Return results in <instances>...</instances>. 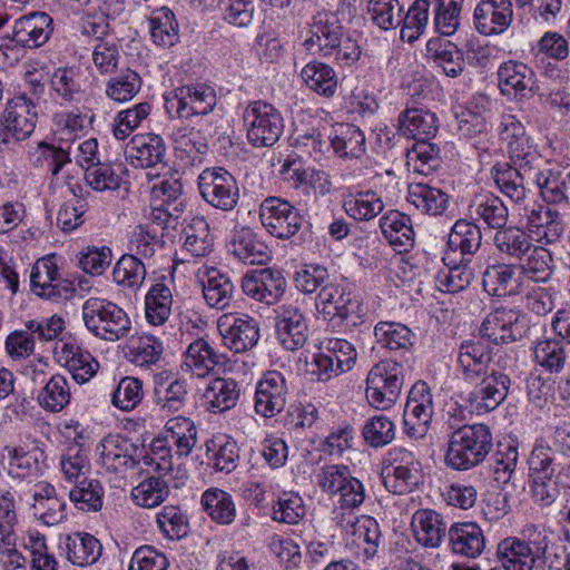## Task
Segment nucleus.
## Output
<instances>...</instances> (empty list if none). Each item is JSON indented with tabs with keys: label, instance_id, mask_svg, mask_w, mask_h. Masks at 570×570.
Returning <instances> with one entry per match:
<instances>
[{
	"label": "nucleus",
	"instance_id": "f257e3e1",
	"mask_svg": "<svg viewBox=\"0 0 570 570\" xmlns=\"http://www.w3.org/2000/svg\"><path fill=\"white\" fill-rule=\"evenodd\" d=\"M521 534L522 538L508 537L498 543V568L491 570H533L546 559L552 531L530 523L523 527Z\"/></svg>",
	"mask_w": 570,
	"mask_h": 570
},
{
	"label": "nucleus",
	"instance_id": "f03ea898",
	"mask_svg": "<svg viewBox=\"0 0 570 570\" xmlns=\"http://www.w3.org/2000/svg\"><path fill=\"white\" fill-rule=\"evenodd\" d=\"M492 446V433L488 425L464 424L449 434L444 464L453 471H469L485 460Z\"/></svg>",
	"mask_w": 570,
	"mask_h": 570
},
{
	"label": "nucleus",
	"instance_id": "7ed1b4c3",
	"mask_svg": "<svg viewBox=\"0 0 570 570\" xmlns=\"http://www.w3.org/2000/svg\"><path fill=\"white\" fill-rule=\"evenodd\" d=\"M82 318L87 330L96 337L117 342L126 338L131 331L127 313L115 303L91 297L82 305Z\"/></svg>",
	"mask_w": 570,
	"mask_h": 570
},
{
	"label": "nucleus",
	"instance_id": "20e7f679",
	"mask_svg": "<svg viewBox=\"0 0 570 570\" xmlns=\"http://www.w3.org/2000/svg\"><path fill=\"white\" fill-rule=\"evenodd\" d=\"M243 121L247 140L255 148L273 147L285 128L282 112L263 100L252 101L246 106Z\"/></svg>",
	"mask_w": 570,
	"mask_h": 570
},
{
	"label": "nucleus",
	"instance_id": "39448f33",
	"mask_svg": "<svg viewBox=\"0 0 570 570\" xmlns=\"http://www.w3.org/2000/svg\"><path fill=\"white\" fill-rule=\"evenodd\" d=\"M404 384V367L393 360L376 363L366 376V399L377 410L392 407Z\"/></svg>",
	"mask_w": 570,
	"mask_h": 570
},
{
	"label": "nucleus",
	"instance_id": "423d86ee",
	"mask_svg": "<svg viewBox=\"0 0 570 570\" xmlns=\"http://www.w3.org/2000/svg\"><path fill=\"white\" fill-rule=\"evenodd\" d=\"M321 350L309 364L311 374L318 381L326 382L333 376L351 371L356 364L357 351L347 340L325 338Z\"/></svg>",
	"mask_w": 570,
	"mask_h": 570
},
{
	"label": "nucleus",
	"instance_id": "0eeeda50",
	"mask_svg": "<svg viewBox=\"0 0 570 570\" xmlns=\"http://www.w3.org/2000/svg\"><path fill=\"white\" fill-rule=\"evenodd\" d=\"M499 135L502 141L507 144L508 154L515 167H519L531 174V170H538L541 163L537 146L527 135L524 126L513 115H503L499 126Z\"/></svg>",
	"mask_w": 570,
	"mask_h": 570
},
{
	"label": "nucleus",
	"instance_id": "6e6552de",
	"mask_svg": "<svg viewBox=\"0 0 570 570\" xmlns=\"http://www.w3.org/2000/svg\"><path fill=\"white\" fill-rule=\"evenodd\" d=\"M528 328L525 315L515 308L500 306L487 314L479 333L482 338L500 345L522 340Z\"/></svg>",
	"mask_w": 570,
	"mask_h": 570
},
{
	"label": "nucleus",
	"instance_id": "1a4fd4ad",
	"mask_svg": "<svg viewBox=\"0 0 570 570\" xmlns=\"http://www.w3.org/2000/svg\"><path fill=\"white\" fill-rule=\"evenodd\" d=\"M198 188L205 202L220 210L234 209L239 199L235 177L223 167L204 169L198 176Z\"/></svg>",
	"mask_w": 570,
	"mask_h": 570
},
{
	"label": "nucleus",
	"instance_id": "9d476101",
	"mask_svg": "<svg viewBox=\"0 0 570 570\" xmlns=\"http://www.w3.org/2000/svg\"><path fill=\"white\" fill-rule=\"evenodd\" d=\"M262 225L274 237L288 239L297 234L303 224L299 212L287 200L268 197L259 206Z\"/></svg>",
	"mask_w": 570,
	"mask_h": 570
},
{
	"label": "nucleus",
	"instance_id": "9b49d317",
	"mask_svg": "<svg viewBox=\"0 0 570 570\" xmlns=\"http://www.w3.org/2000/svg\"><path fill=\"white\" fill-rule=\"evenodd\" d=\"M216 102L215 90L205 83L178 87L166 98L167 109H175L180 119L208 115Z\"/></svg>",
	"mask_w": 570,
	"mask_h": 570
},
{
	"label": "nucleus",
	"instance_id": "f8f14e48",
	"mask_svg": "<svg viewBox=\"0 0 570 570\" xmlns=\"http://www.w3.org/2000/svg\"><path fill=\"white\" fill-rule=\"evenodd\" d=\"M421 480V464L414 454L405 449L390 452V464L383 470V483L393 494L412 491Z\"/></svg>",
	"mask_w": 570,
	"mask_h": 570
},
{
	"label": "nucleus",
	"instance_id": "ddd939ff",
	"mask_svg": "<svg viewBox=\"0 0 570 570\" xmlns=\"http://www.w3.org/2000/svg\"><path fill=\"white\" fill-rule=\"evenodd\" d=\"M37 110L33 102L24 95L17 96L7 102L1 115L4 134H0L7 145L26 140L35 131Z\"/></svg>",
	"mask_w": 570,
	"mask_h": 570
},
{
	"label": "nucleus",
	"instance_id": "4468645a",
	"mask_svg": "<svg viewBox=\"0 0 570 570\" xmlns=\"http://www.w3.org/2000/svg\"><path fill=\"white\" fill-rule=\"evenodd\" d=\"M434 411L433 396L424 381L414 383L404 409L405 433L415 440L425 436Z\"/></svg>",
	"mask_w": 570,
	"mask_h": 570
},
{
	"label": "nucleus",
	"instance_id": "2eb2a0df",
	"mask_svg": "<svg viewBox=\"0 0 570 570\" xmlns=\"http://www.w3.org/2000/svg\"><path fill=\"white\" fill-rule=\"evenodd\" d=\"M224 346L235 353L253 348L259 340L258 323L247 314L226 313L217 321Z\"/></svg>",
	"mask_w": 570,
	"mask_h": 570
},
{
	"label": "nucleus",
	"instance_id": "dca6fc26",
	"mask_svg": "<svg viewBox=\"0 0 570 570\" xmlns=\"http://www.w3.org/2000/svg\"><path fill=\"white\" fill-rule=\"evenodd\" d=\"M30 289L41 298L58 301L71 295V284L65 279L53 256L36 261L30 272Z\"/></svg>",
	"mask_w": 570,
	"mask_h": 570
},
{
	"label": "nucleus",
	"instance_id": "f3484780",
	"mask_svg": "<svg viewBox=\"0 0 570 570\" xmlns=\"http://www.w3.org/2000/svg\"><path fill=\"white\" fill-rule=\"evenodd\" d=\"M288 393L286 376L278 371H267L256 385L255 412L266 419L276 416L285 409Z\"/></svg>",
	"mask_w": 570,
	"mask_h": 570
},
{
	"label": "nucleus",
	"instance_id": "a211bd4d",
	"mask_svg": "<svg viewBox=\"0 0 570 570\" xmlns=\"http://www.w3.org/2000/svg\"><path fill=\"white\" fill-rule=\"evenodd\" d=\"M53 355L58 364L66 367L77 383L88 382L99 367V363L82 350L71 336H63L55 344Z\"/></svg>",
	"mask_w": 570,
	"mask_h": 570
},
{
	"label": "nucleus",
	"instance_id": "6ab92c4d",
	"mask_svg": "<svg viewBox=\"0 0 570 570\" xmlns=\"http://www.w3.org/2000/svg\"><path fill=\"white\" fill-rule=\"evenodd\" d=\"M468 395V403L478 414L495 410L508 396L510 377L499 371H491L480 377Z\"/></svg>",
	"mask_w": 570,
	"mask_h": 570
},
{
	"label": "nucleus",
	"instance_id": "aec40b11",
	"mask_svg": "<svg viewBox=\"0 0 570 570\" xmlns=\"http://www.w3.org/2000/svg\"><path fill=\"white\" fill-rule=\"evenodd\" d=\"M153 402L165 414L183 410L187 403L188 389L184 379L177 373L161 370L153 377Z\"/></svg>",
	"mask_w": 570,
	"mask_h": 570
},
{
	"label": "nucleus",
	"instance_id": "412c9836",
	"mask_svg": "<svg viewBox=\"0 0 570 570\" xmlns=\"http://www.w3.org/2000/svg\"><path fill=\"white\" fill-rule=\"evenodd\" d=\"M275 313V332L282 346L287 351L302 348L308 338V324L304 313L293 304L281 305Z\"/></svg>",
	"mask_w": 570,
	"mask_h": 570
},
{
	"label": "nucleus",
	"instance_id": "4be33fe9",
	"mask_svg": "<svg viewBox=\"0 0 570 570\" xmlns=\"http://www.w3.org/2000/svg\"><path fill=\"white\" fill-rule=\"evenodd\" d=\"M243 293L267 305L276 304L284 295L286 279L283 274L273 268H262L248 272L242 279Z\"/></svg>",
	"mask_w": 570,
	"mask_h": 570
},
{
	"label": "nucleus",
	"instance_id": "5701e85b",
	"mask_svg": "<svg viewBox=\"0 0 570 570\" xmlns=\"http://www.w3.org/2000/svg\"><path fill=\"white\" fill-rule=\"evenodd\" d=\"M474 27L483 36L505 32L513 21L511 0H481L473 13Z\"/></svg>",
	"mask_w": 570,
	"mask_h": 570
},
{
	"label": "nucleus",
	"instance_id": "b1692460",
	"mask_svg": "<svg viewBox=\"0 0 570 570\" xmlns=\"http://www.w3.org/2000/svg\"><path fill=\"white\" fill-rule=\"evenodd\" d=\"M315 307L325 321L342 323L356 313L358 303L345 286L331 283L321 288Z\"/></svg>",
	"mask_w": 570,
	"mask_h": 570
},
{
	"label": "nucleus",
	"instance_id": "393cba45",
	"mask_svg": "<svg viewBox=\"0 0 570 570\" xmlns=\"http://www.w3.org/2000/svg\"><path fill=\"white\" fill-rule=\"evenodd\" d=\"M167 146L160 135H135L125 148L126 159L135 167L155 168L165 164Z\"/></svg>",
	"mask_w": 570,
	"mask_h": 570
},
{
	"label": "nucleus",
	"instance_id": "a878e982",
	"mask_svg": "<svg viewBox=\"0 0 570 570\" xmlns=\"http://www.w3.org/2000/svg\"><path fill=\"white\" fill-rule=\"evenodd\" d=\"M52 31L51 17L43 11H36L14 21L12 40L24 48H39L49 40Z\"/></svg>",
	"mask_w": 570,
	"mask_h": 570
},
{
	"label": "nucleus",
	"instance_id": "bb28decb",
	"mask_svg": "<svg viewBox=\"0 0 570 570\" xmlns=\"http://www.w3.org/2000/svg\"><path fill=\"white\" fill-rule=\"evenodd\" d=\"M343 32V27L328 12H318L309 23L308 37L303 41V47L313 55L326 57L333 52L334 43Z\"/></svg>",
	"mask_w": 570,
	"mask_h": 570
},
{
	"label": "nucleus",
	"instance_id": "cd10ccee",
	"mask_svg": "<svg viewBox=\"0 0 570 570\" xmlns=\"http://www.w3.org/2000/svg\"><path fill=\"white\" fill-rule=\"evenodd\" d=\"M449 548L452 553L475 559L485 549L487 539L483 529L476 522H456L448 530Z\"/></svg>",
	"mask_w": 570,
	"mask_h": 570
},
{
	"label": "nucleus",
	"instance_id": "c85d7f7f",
	"mask_svg": "<svg viewBox=\"0 0 570 570\" xmlns=\"http://www.w3.org/2000/svg\"><path fill=\"white\" fill-rule=\"evenodd\" d=\"M32 514L46 525L59 524L66 519V502L58 498L56 489L48 482H38L31 489Z\"/></svg>",
	"mask_w": 570,
	"mask_h": 570
},
{
	"label": "nucleus",
	"instance_id": "c756f323",
	"mask_svg": "<svg viewBox=\"0 0 570 570\" xmlns=\"http://www.w3.org/2000/svg\"><path fill=\"white\" fill-rule=\"evenodd\" d=\"M240 396L238 383L230 377L212 379L202 394V405L212 414H222L237 405Z\"/></svg>",
	"mask_w": 570,
	"mask_h": 570
},
{
	"label": "nucleus",
	"instance_id": "7c9ffc66",
	"mask_svg": "<svg viewBox=\"0 0 570 570\" xmlns=\"http://www.w3.org/2000/svg\"><path fill=\"white\" fill-rule=\"evenodd\" d=\"M501 91L504 95L525 97L537 89L534 71L527 65L518 61H507L498 70Z\"/></svg>",
	"mask_w": 570,
	"mask_h": 570
},
{
	"label": "nucleus",
	"instance_id": "2f4dec72",
	"mask_svg": "<svg viewBox=\"0 0 570 570\" xmlns=\"http://www.w3.org/2000/svg\"><path fill=\"white\" fill-rule=\"evenodd\" d=\"M491 361V353L482 342L465 341L460 345L458 364L465 381L472 383L485 375Z\"/></svg>",
	"mask_w": 570,
	"mask_h": 570
},
{
	"label": "nucleus",
	"instance_id": "473e14b6",
	"mask_svg": "<svg viewBox=\"0 0 570 570\" xmlns=\"http://www.w3.org/2000/svg\"><path fill=\"white\" fill-rule=\"evenodd\" d=\"M535 185L548 204H566L570 207V170L558 168L538 170Z\"/></svg>",
	"mask_w": 570,
	"mask_h": 570
},
{
	"label": "nucleus",
	"instance_id": "72a5a7b5",
	"mask_svg": "<svg viewBox=\"0 0 570 570\" xmlns=\"http://www.w3.org/2000/svg\"><path fill=\"white\" fill-rule=\"evenodd\" d=\"M380 228L396 252H409L413 247L415 234L407 215L390 210L380 218Z\"/></svg>",
	"mask_w": 570,
	"mask_h": 570
},
{
	"label": "nucleus",
	"instance_id": "f704fd0d",
	"mask_svg": "<svg viewBox=\"0 0 570 570\" xmlns=\"http://www.w3.org/2000/svg\"><path fill=\"white\" fill-rule=\"evenodd\" d=\"M417 543L426 548L441 546L446 532V524L440 513L431 509L417 510L411 522Z\"/></svg>",
	"mask_w": 570,
	"mask_h": 570
},
{
	"label": "nucleus",
	"instance_id": "c9c22d12",
	"mask_svg": "<svg viewBox=\"0 0 570 570\" xmlns=\"http://www.w3.org/2000/svg\"><path fill=\"white\" fill-rule=\"evenodd\" d=\"M439 129L436 115L424 108H407L399 116V130L413 139H431Z\"/></svg>",
	"mask_w": 570,
	"mask_h": 570
},
{
	"label": "nucleus",
	"instance_id": "e433bc0d",
	"mask_svg": "<svg viewBox=\"0 0 570 570\" xmlns=\"http://www.w3.org/2000/svg\"><path fill=\"white\" fill-rule=\"evenodd\" d=\"M132 445L119 434L104 438L98 446L101 465L109 472H122L134 464Z\"/></svg>",
	"mask_w": 570,
	"mask_h": 570
},
{
	"label": "nucleus",
	"instance_id": "4c0bfd02",
	"mask_svg": "<svg viewBox=\"0 0 570 570\" xmlns=\"http://www.w3.org/2000/svg\"><path fill=\"white\" fill-rule=\"evenodd\" d=\"M470 218L482 220L488 227L499 230L507 225L509 210L504 203L492 194L476 195L469 205Z\"/></svg>",
	"mask_w": 570,
	"mask_h": 570
},
{
	"label": "nucleus",
	"instance_id": "58836bf2",
	"mask_svg": "<svg viewBox=\"0 0 570 570\" xmlns=\"http://www.w3.org/2000/svg\"><path fill=\"white\" fill-rule=\"evenodd\" d=\"M228 250L249 265L264 264L269 258L268 247L249 228H242L234 234Z\"/></svg>",
	"mask_w": 570,
	"mask_h": 570
},
{
	"label": "nucleus",
	"instance_id": "ea45409f",
	"mask_svg": "<svg viewBox=\"0 0 570 570\" xmlns=\"http://www.w3.org/2000/svg\"><path fill=\"white\" fill-rule=\"evenodd\" d=\"M538 170H531V174L519 167H510L503 165L494 168L492 176L495 185L502 194L515 203H520L525 198V183L532 181L535 185V175Z\"/></svg>",
	"mask_w": 570,
	"mask_h": 570
},
{
	"label": "nucleus",
	"instance_id": "a19ab883",
	"mask_svg": "<svg viewBox=\"0 0 570 570\" xmlns=\"http://www.w3.org/2000/svg\"><path fill=\"white\" fill-rule=\"evenodd\" d=\"M345 213L353 219L367 222L384 209L382 197L374 190L348 191L343 199Z\"/></svg>",
	"mask_w": 570,
	"mask_h": 570
},
{
	"label": "nucleus",
	"instance_id": "79ce46f5",
	"mask_svg": "<svg viewBox=\"0 0 570 570\" xmlns=\"http://www.w3.org/2000/svg\"><path fill=\"white\" fill-rule=\"evenodd\" d=\"M67 559L76 566L94 564L101 556L102 546L87 532L68 534L65 539Z\"/></svg>",
	"mask_w": 570,
	"mask_h": 570
},
{
	"label": "nucleus",
	"instance_id": "37998d69",
	"mask_svg": "<svg viewBox=\"0 0 570 570\" xmlns=\"http://www.w3.org/2000/svg\"><path fill=\"white\" fill-rule=\"evenodd\" d=\"M446 245L463 257L473 256L482 245L481 228L471 218H460L452 226Z\"/></svg>",
	"mask_w": 570,
	"mask_h": 570
},
{
	"label": "nucleus",
	"instance_id": "c03bdc74",
	"mask_svg": "<svg viewBox=\"0 0 570 570\" xmlns=\"http://www.w3.org/2000/svg\"><path fill=\"white\" fill-rule=\"evenodd\" d=\"M299 75L311 90L323 97H333L337 90V75L325 62L314 59L302 67Z\"/></svg>",
	"mask_w": 570,
	"mask_h": 570
},
{
	"label": "nucleus",
	"instance_id": "a18cd8bd",
	"mask_svg": "<svg viewBox=\"0 0 570 570\" xmlns=\"http://www.w3.org/2000/svg\"><path fill=\"white\" fill-rule=\"evenodd\" d=\"M217 364H220V356L206 340L198 338L189 344L183 368L197 377H205Z\"/></svg>",
	"mask_w": 570,
	"mask_h": 570
},
{
	"label": "nucleus",
	"instance_id": "49530a36",
	"mask_svg": "<svg viewBox=\"0 0 570 570\" xmlns=\"http://www.w3.org/2000/svg\"><path fill=\"white\" fill-rule=\"evenodd\" d=\"M331 145L341 158H361L366 151L364 132L352 124H338Z\"/></svg>",
	"mask_w": 570,
	"mask_h": 570
},
{
	"label": "nucleus",
	"instance_id": "de8ad7c7",
	"mask_svg": "<svg viewBox=\"0 0 570 570\" xmlns=\"http://www.w3.org/2000/svg\"><path fill=\"white\" fill-rule=\"evenodd\" d=\"M200 504L206 514L218 524H232L236 518L233 497L222 489H207L202 494Z\"/></svg>",
	"mask_w": 570,
	"mask_h": 570
},
{
	"label": "nucleus",
	"instance_id": "09e8293b",
	"mask_svg": "<svg viewBox=\"0 0 570 570\" xmlns=\"http://www.w3.org/2000/svg\"><path fill=\"white\" fill-rule=\"evenodd\" d=\"M559 458L561 456L549 446L547 441L537 439L528 459L530 479L553 480L561 465L558 462Z\"/></svg>",
	"mask_w": 570,
	"mask_h": 570
},
{
	"label": "nucleus",
	"instance_id": "8fccbe9b",
	"mask_svg": "<svg viewBox=\"0 0 570 570\" xmlns=\"http://www.w3.org/2000/svg\"><path fill=\"white\" fill-rule=\"evenodd\" d=\"M173 293L163 283L153 285L145 296V317L153 326L164 325L171 315Z\"/></svg>",
	"mask_w": 570,
	"mask_h": 570
},
{
	"label": "nucleus",
	"instance_id": "3c124183",
	"mask_svg": "<svg viewBox=\"0 0 570 570\" xmlns=\"http://www.w3.org/2000/svg\"><path fill=\"white\" fill-rule=\"evenodd\" d=\"M183 234L185 237L183 250L190 256L205 257L213 250V236L204 217H193L184 228Z\"/></svg>",
	"mask_w": 570,
	"mask_h": 570
},
{
	"label": "nucleus",
	"instance_id": "603ef678",
	"mask_svg": "<svg viewBox=\"0 0 570 570\" xmlns=\"http://www.w3.org/2000/svg\"><path fill=\"white\" fill-rule=\"evenodd\" d=\"M204 298L210 307L224 309L232 301L234 285L228 276L216 268L206 272L202 279Z\"/></svg>",
	"mask_w": 570,
	"mask_h": 570
},
{
	"label": "nucleus",
	"instance_id": "864d4df0",
	"mask_svg": "<svg viewBox=\"0 0 570 570\" xmlns=\"http://www.w3.org/2000/svg\"><path fill=\"white\" fill-rule=\"evenodd\" d=\"M146 266L134 254L122 255L114 266L112 279L124 289L136 293L146 278Z\"/></svg>",
	"mask_w": 570,
	"mask_h": 570
},
{
	"label": "nucleus",
	"instance_id": "5fc2aeb1",
	"mask_svg": "<svg viewBox=\"0 0 570 570\" xmlns=\"http://www.w3.org/2000/svg\"><path fill=\"white\" fill-rule=\"evenodd\" d=\"M42 452L37 449H24L22 446H4L2 450V458L7 460L8 473L13 478H26L28 475L38 473L39 459Z\"/></svg>",
	"mask_w": 570,
	"mask_h": 570
},
{
	"label": "nucleus",
	"instance_id": "6e6d98bb",
	"mask_svg": "<svg viewBox=\"0 0 570 570\" xmlns=\"http://www.w3.org/2000/svg\"><path fill=\"white\" fill-rule=\"evenodd\" d=\"M166 441L176 446L178 456H187L197 443V429L194 422L185 416L169 419L165 425Z\"/></svg>",
	"mask_w": 570,
	"mask_h": 570
},
{
	"label": "nucleus",
	"instance_id": "4d7b16f0",
	"mask_svg": "<svg viewBox=\"0 0 570 570\" xmlns=\"http://www.w3.org/2000/svg\"><path fill=\"white\" fill-rule=\"evenodd\" d=\"M493 244L501 255L513 259H523L532 245L530 236L515 226H504L495 232Z\"/></svg>",
	"mask_w": 570,
	"mask_h": 570
},
{
	"label": "nucleus",
	"instance_id": "13d9d810",
	"mask_svg": "<svg viewBox=\"0 0 570 570\" xmlns=\"http://www.w3.org/2000/svg\"><path fill=\"white\" fill-rule=\"evenodd\" d=\"M377 343L393 352H407L413 346V333L404 324L396 322H380L374 327Z\"/></svg>",
	"mask_w": 570,
	"mask_h": 570
},
{
	"label": "nucleus",
	"instance_id": "bf43d9fd",
	"mask_svg": "<svg viewBox=\"0 0 570 570\" xmlns=\"http://www.w3.org/2000/svg\"><path fill=\"white\" fill-rule=\"evenodd\" d=\"M484 291L492 296H505L515 293V266L498 264L487 267L483 273Z\"/></svg>",
	"mask_w": 570,
	"mask_h": 570
},
{
	"label": "nucleus",
	"instance_id": "052dcab7",
	"mask_svg": "<svg viewBox=\"0 0 570 570\" xmlns=\"http://www.w3.org/2000/svg\"><path fill=\"white\" fill-rule=\"evenodd\" d=\"M520 262L522 273L537 283H544L552 276V255L549 249L542 246L532 244Z\"/></svg>",
	"mask_w": 570,
	"mask_h": 570
},
{
	"label": "nucleus",
	"instance_id": "680f3d73",
	"mask_svg": "<svg viewBox=\"0 0 570 570\" xmlns=\"http://www.w3.org/2000/svg\"><path fill=\"white\" fill-rule=\"evenodd\" d=\"M70 399L69 383L66 376L60 374L52 375L37 396L39 405L52 413L63 410L69 404Z\"/></svg>",
	"mask_w": 570,
	"mask_h": 570
},
{
	"label": "nucleus",
	"instance_id": "e2e57ef3",
	"mask_svg": "<svg viewBox=\"0 0 570 570\" xmlns=\"http://www.w3.org/2000/svg\"><path fill=\"white\" fill-rule=\"evenodd\" d=\"M69 498L78 509L97 512L102 509L105 490L98 480L83 478L69 491Z\"/></svg>",
	"mask_w": 570,
	"mask_h": 570
},
{
	"label": "nucleus",
	"instance_id": "0e129e2a",
	"mask_svg": "<svg viewBox=\"0 0 570 570\" xmlns=\"http://www.w3.org/2000/svg\"><path fill=\"white\" fill-rule=\"evenodd\" d=\"M130 494L137 505L151 509L158 507L167 499L169 485L160 476H150L134 487Z\"/></svg>",
	"mask_w": 570,
	"mask_h": 570
},
{
	"label": "nucleus",
	"instance_id": "69168bd1",
	"mask_svg": "<svg viewBox=\"0 0 570 570\" xmlns=\"http://www.w3.org/2000/svg\"><path fill=\"white\" fill-rule=\"evenodd\" d=\"M149 30L153 41L161 47H171L179 39L175 16L165 7L149 18Z\"/></svg>",
	"mask_w": 570,
	"mask_h": 570
},
{
	"label": "nucleus",
	"instance_id": "338daca9",
	"mask_svg": "<svg viewBox=\"0 0 570 570\" xmlns=\"http://www.w3.org/2000/svg\"><path fill=\"white\" fill-rule=\"evenodd\" d=\"M141 78L135 70L126 69L106 82V96L116 102L131 100L141 88Z\"/></svg>",
	"mask_w": 570,
	"mask_h": 570
},
{
	"label": "nucleus",
	"instance_id": "774afa93",
	"mask_svg": "<svg viewBox=\"0 0 570 570\" xmlns=\"http://www.w3.org/2000/svg\"><path fill=\"white\" fill-rule=\"evenodd\" d=\"M409 197L417 209L430 215L442 214L449 202V196L444 191L424 184L412 187Z\"/></svg>",
	"mask_w": 570,
	"mask_h": 570
}]
</instances>
